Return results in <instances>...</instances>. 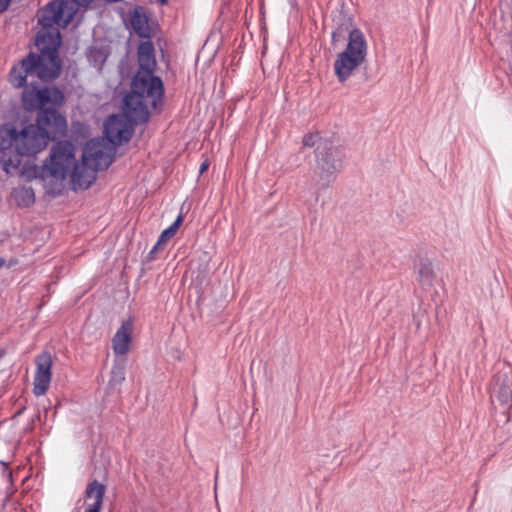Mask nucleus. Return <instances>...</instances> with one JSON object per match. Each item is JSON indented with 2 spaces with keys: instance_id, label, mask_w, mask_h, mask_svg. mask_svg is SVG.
Wrapping results in <instances>:
<instances>
[{
  "instance_id": "obj_15",
  "label": "nucleus",
  "mask_w": 512,
  "mask_h": 512,
  "mask_svg": "<svg viewBox=\"0 0 512 512\" xmlns=\"http://www.w3.org/2000/svg\"><path fill=\"white\" fill-rule=\"evenodd\" d=\"M125 380V365L122 362H115L111 369V377L109 379V386L116 388L120 386Z\"/></svg>"
},
{
  "instance_id": "obj_19",
  "label": "nucleus",
  "mask_w": 512,
  "mask_h": 512,
  "mask_svg": "<svg viewBox=\"0 0 512 512\" xmlns=\"http://www.w3.org/2000/svg\"><path fill=\"white\" fill-rule=\"evenodd\" d=\"M92 53H93V57H94L95 61H97L98 59H100L102 63L105 61L106 57L103 56V53L101 50H94Z\"/></svg>"
},
{
  "instance_id": "obj_20",
  "label": "nucleus",
  "mask_w": 512,
  "mask_h": 512,
  "mask_svg": "<svg viewBox=\"0 0 512 512\" xmlns=\"http://www.w3.org/2000/svg\"><path fill=\"white\" fill-rule=\"evenodd\" d=\"M11 0H0V13L7 10Z\"/></svg>"
},
{
  "instance_id": "obj_13",
  "label": "nucleus",
  "mask_w": 512,
  "mask_h": 512,
  "mask_svg": "<svg viewBox=\"0 0 512 512\" xmlns=\"http://www.w3.org/2000/svg\"><path fill=\"white\" fill-rule=\"evenodd\" d=\"M494 397L500 402V404L509 409L512 407V378L507 376L504 377L498 387L494 390Z\"/></svg>"
},
{
  "instance_id": "obj_12",
  "label": "nucleus",
  "mask_w": 512,
  "mask_h": 512,
  "mask_svg": "<svg viewBox=\"0 0 512 512\" xmlns=\"http://www.w3.org/2000/svg\"><path fill=\"white\" fill-rule=\"evenodd\" d=\"M11 198L20 208H28L35 203V193L32 187L20 186L11 192Z\"/></svg>"
},
{
  "instance_id": "obj_21",
  "label": "nucleus",
  "mask_w": 512,
  "mask_h": 512,
  "mask_svg": "<svg viewBox=\"0 0 512 512\" xmlns=\"http://www.w3.org/2000/svg\"><path fill=\"white\" fill-rule=\"evenodd\" d=\"M18 259L17 258H11L9 259L8 261L6 260V264L4 266H6L8 269L16 266L18 264Z\"/></svg>"
},
{
  "instance_id": "obj_29",
  "label": "nucleus",
  "mask_w": 512,
  "mask_h": 512,
  "mask_svg": "<svg viewBox=\"0 0 512 512\" xmlns=\"http://www.w3.org/2000/svg\"><path fill=\"white\" fill-rule=\"evenodd\" d=\"M295 3H296V0H290V4H291L292 6H294V5H295Z\"/></svg>"
},
{
  "instance_id": "obj_2",
  "label": "nucleus",
  "mask_w": 512,
  "mask_h": 512,
  "mask_svg": "<svg viewBox=\"0 0 512 512\" xmlns=\"http://www.w3.org/2000/svg\"><path fill=\"white\" fill-rule=\"evenodd\" d=\"M21 101L26 111L36 112L35 122L20 130L5 124L0 130V162L8 174L18 169L23 156H34L55 141L53 147L67 132L66 117L60 112L65 95L60 88H41L31 82L24 88Z\"/></svg>"
},
{
  "instance_id": "obj_18",
  "label": "nucleus",
  "mask_w": 512,
  "mask_h": 512,
  "mask_svg": "<svg viewBox=\"0 0 512 512\" xmlns=\"http://www.w3.org/2000/svg\"><path fill=\"white\" fill-rule=\"evenodd\" d=\"M2 476L7 479V481H11L12 479V472L7 466L1 467Z\"/></svg>"
},
{
  "instance_id": "obj_27",
  "label": "nucleus",
  "mask_w": 512,
  "mask_h": 512,
  "mask_svg": "<svg viewBox=\"0 0 512 512\" xmlns=\"http://www.w3.org/2000/svg\"><path fill=\"white\" fill-rule=\"evenodd\" d=\"M161 5L167 4L168 0H157Z\"/></svg>"
},
{
  "instance_id": "obj_26",
  "label": "nucleus",
  "mask_w": 512,
  "mask_h": 512,
  "mask_svg": "<svg viewBox=\"0 0 512 512\" xmlns=\"http://www.w3.org/2000/svg\"><path fill=\"white\" fill-rule=\"evenodd\" d=\"M5 264H6V259H5V258H3V257H0V269H1L2 267H4V265H5Z\"/></svg>"
},
{
  "instance_id": "obj_14",
  "label": "nucleus",
  "mask_w": 512,
  "mask_h": 512,
  "mask_svg": "<svg viewBox=\"0 0 512 512\" xmlns=\"http://www.w3.org/2000/svg\"><path fill=\"white\" fill-rule=\"evenodd\" d=\"M417 274H418V281L421 283V285H423V286H431L432 285L433 278H434V272H433L432 264L429 261L425 260V261H421L419 263V266L417 269Z\"/></svg>"
},
{
  "instance_id": "obj_5",
  "label": "nucleus",
  "mask_w": 512,
  "mask_h": 512,
  "mask_svg": "<svg viewBox=\"0 0 512 512\" xmlns=\"http://www.w3.org/2000/svg\"><path fill=\"white\" fill-rule=\"evenodd\" d=\"M315 168L308 184L314 202H318L321 193L336 180L343 167L342 151L331 141H320L315 149Z\"/></svg>"
},
{
  "instance_id": "obj_22",
  "label": "nucleus",
  "mask_w": 512,
  "mask_h": 512,
  "mask_svg": "<svg viewBox=\"0 0 512 512\" xmlns=\"http://www.w3.org/2000/svg\"><path fill=\"white\" fill-rule=\"evenodd\" d=\"M209 167V163L208 161H204L201 163L200 167H199V173L202 174L204 173Z\"/></svg>"
},
{
  "instance_id": "obj_17",
  "label": "nucleus",
  "mask_w": 512,
  "mask_h": 512,
  "mask_svg": "<svg viewBox=\"0 0 512 512\" xmlns=\"http://www.w3.org/2000/svg\"><path fill=\"white\" fill-rule=\"evenodd\" d=\"M320 141H329L320 137L319 133H307L304 135L302 143L304 147H313L318 145Z\"/></svg>"
},
{
  "instance_id": "obj_8",
  "label": "nucleus",
  "mask_w": 512,
  "mask_h": 512,
  "mask_svg": "<svg viewBox=\"0 0 512 512\" xmlns=\"http://www.w3.org/2000/svg\"><path fill=\"white\" fill-rule=\"evenodd\" d=\"M133 334L132 319L125 320L121 323L112 338V349L116 355H125L129 352Z\"/></svg>"
},
{
  "instance_id": "obj_28",
  "label": "nucleus",
  "mask_w": 512,
  "mask_h": 512,
  "mask_svg": "<svg viewBox=\"0 0 512 512\" xmlns=\"http://www.w3.org/2000/svg\"><path fill=\"white\" fill-rule=\"evenodd\" d=\"M4 356V351L2 349H0V359H2Z\"/></svg>"
},
{
  "instance_id": "obj_6",
  "label": "nucleus",
  "mask_w": 512,
  "mask_h": 512,
  "mask_svg": "<svg viewBox=\"0 0 512 512\" xmlns=\"http://www.w3.org/2000/svg\"><path fill=\"white\" fill-rule=\"evenodd\" d=\"M368 44L365 35L359 28L349 31L348 42L345 49L340 52L334 61V73L340 83L348 80L353 71L366 59Z\"/></svg>"
},
{
  "instance_id": "obj_16",
  "label": "nucleus",
  "mask_w": 512,
  "mask_h": 512,
  "mask_svg": "<svg viewBox=\"0 0 512 512\" xmlns=\"http://www.w3.org/2000/svg\"><path fill=\"white\" fill-rule=\"evenodd\" d=\"M182 221H183V216H182V214H179L177 216V218L175 219V221L169 227H167L166 229H164L162 231V233L160 234V236L157 240V245H164L168 240H170L176 234Z\"/></svg>"
},
{
  "instance_id": "obj_23",
  "label": "nucleus",
  "mask_w": 512,
  "mask_h": 512,
  "mask_svg": "<svg viewBox=\"0 0 512 512\" xmlns=\"http://www.w3.org/2000/svg\"><path fill=\"white\" fill-rule=\"evenodd\" d=\"M340 33H341V27L339 26L332 31V38L335 39L336 36L340 35Z\"/></svg>"
},
{
  "instance_id": "obj_9",
  "label": "nucleus",
  "mask_w": 512,
  "mask_h": 512,
  "mask_svg": "<svg viewBox=\"0 0 512 512\" xmlns=\"http://www.w3.org/2000/svg\"><path fill=\"white\" fill-rule=\"evenodd\" d=\"M105 491V485L101 484L97 480H93L88 483L85 490V496L89 499H94V502L87 505L85 512H101Z\"/></svg>"
},
{
  "instance_id": "obj_11",
  "label": "nucleus",
  "mask_w": 512,
  "mask_h": 512,
  "mask_svg": "<svg viewBox=\"0 0 512 512\" xmlns=\"http://www.w3.org/2000/svg\"><path fill=\"white\" fill-rule=\"evenodd\" d=\"M130 24L132 31L140 38H150V28L148 18L141 7H135L130 15Z\"/></svg>"
},
{
  "instance_id": "obj_7",
  "label": "nucleus",
  "mask_w": 512,
  "mask_h": 512,
  "mask_svg": "<svg viewBox=\"0 0 512 512\" xmlns=\"http://www.w3.org/2000/svg\"><path fill=\"white\" fill-rule=\"evenodd\" d=\"M36 371L33 381V393L41 396L48 390L52 378V357L47 351L39 354L35 359Z\"/></svg>"
},
{
  "instance_id": "obj_10",
  "label": "nucleus",
  "mask_w": 512,
  "mask_h": 512,
  "mask_svg": "<svg viewBox=\"0 0 512 512\" xmlns=\"http://www.w3.org/2000/svg\"><path fill=\"white\" fill-rule=\"evenodd\" d=\"M138 69L155 70V48L150 38L142 41L138 47Z\"/></svg>"
},
{
  "instance_id": "obj_3",
  "label": "nucleus",
  "mask_w": 512,
  "mask_h": 512,
  "mask_svg": "<svg viewBox=\"0 0 512 512\" xmlns=\"http://www.w3.org/2000/svg\"><path fill=\"white\" fill-rule=\"evenodd\" d=\"M93 1L52 0L38 11V24L42 31L37 35L36 46L40 53L30 52L18 65L12 67L9 80L14 87H24L28 77L48 82L60 75L59 28H66L79 9L87 8Z\"/></svg>"
},
{
  "instance_id": "obj_4",
  "label": "nucleus",
  "mask_w": 512,
  "mask_h": 512,
  "mask_svg": "<svg viewBox=\"0 0 512 512\" xmlns=\"http://www.w3.org/2000/svg\"><path fill=\"white\" fill-rule=\"evenodd\" d=\"M164 93L160 77L154 75V70L138 69L131 81V90L122 101V110L133 120L147 121L148 105L156 107Z\"/></svg>"
},
{
  "instance_id": "obj_25",
  "label": "nucleus",
  "mask_w": 512,
  "mask_h": 512,
  "mask_svg": "<svg viewBox=\"0 0 512 512\" xmlns=\"http://www.w3.org/2000/svg\"><path fill=\"white\" fill-rule=\"evenodd\" d=\"M161 246H162V245H157V243H156V244L154 245V247L151 249V251L149 252V254H150V255L155 254V253H156V251H157V249H158L159 247H161Z\"/></svg>"
},
{
  "instance_id": "obj_24",
  "label": "nucleus",
  "mask_w": 512,
  "mask_h": 512,
  "mask_svg": "<svg viewBox=\"0 0 512 512\" xmlns=\"http://www.w3.org/2000/svg\"><path fill=\"white\" fill-rule=\"evenodd\" d=\"M161 246H162V245H157V243H156V244L154 245V247L151 249V251L149 252V254H150V255L155 254V253H156V251H157V249H158L159 247H161Z\"/></svg>"
},
{
  "instance_id": "obj_1",
  "label": "nucleus",
  "mask_w": 512,
  "mask_h": 512,
  "mask_svg": "<svg viewBox=\"0 0 512 512\" xmlns=\"http://www.w3.org/2000/svg\"><path fill=\"white\" fill-rule=\"evenodd\" d=\"M145 122L133 120L124 110L122 115L112 114L104 122V138H92L84 145L81 162L76 160L71 141H59L42 165L28 166L22 173L28 181L37 180L52 197L62 194L68 176L73 190L88 189L97 172L112 164L116 148L131 139L133 126Z\"/></svg>"
}]
</instances>
